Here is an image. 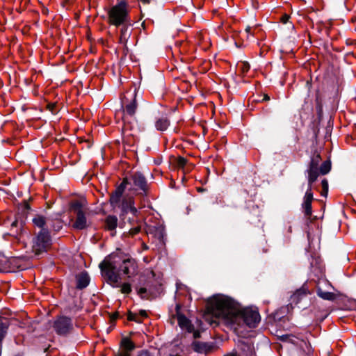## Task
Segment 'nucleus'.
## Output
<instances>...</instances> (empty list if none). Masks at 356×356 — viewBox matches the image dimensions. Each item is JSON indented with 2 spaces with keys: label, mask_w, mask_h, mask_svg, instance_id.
I'll list each match as a JSON object with an SVG mask.
<instances>
[{
  "label": "nucleus",
  "mask_w": 356,
  "mask_h": 356,
  "mask_svg": "<svg viewBox=\"0 0 356 356\" xmlns=\"http://www.w3.org/2000/svg\"><path fill=\"white\" fill-rule=\"evenodd\" d=\"M211 309L216 318L221 319L225 324L234 330L243 324L255 327L260 321L257 311L250 308L241 309L237 302L225 296L213 297L211 302Z\"/></svg>",
  "instance_id": "1"
},
{
  "label": "nucleus",
  "mask_w": 356,
  "mask_h": 356,
  "mask_svg": "<svg viewBox=\"0 0 356 356\" xmlns=\"http://www.w3.org/2000/svg\"><path fill=\"white\" fill-rule=\"evenodd\" d=\"M118 258L117 254H111L100 263L99 268L110 285L113 287L120 286V291L122 293L129 294L131 291V285L129 283L120 285V277L116 270L118 264Z\"/></svg>",
  "instance_id": "2"
},
{
  "label": "nucleus",
  "mask_w": 356,
  "mask_h": 356,
  "mask_svg": "<svg viewBox=\"0 0 356 356\" xmlns=\"http://www.w3.org/2000/svg\"><path fill=\"white\" fill-rule=\"evenodd\" d=\"M135 96L134 95L133 100L126 104L123 108V115L122 117L124 122L122 134L124 138L129 136L134 138L137 132V124L134 117L137 108Z\"/></svg>",
  "instance_id": "3"
},
{
  "label": "nucleus",
  "mask_w": 356,
  "mask_h": 356,
  "mask_svg": "<svg viewBox=\"0 0 356 356\" xmlns=\"http://www.w3.org/2000/svg\"><path fill=\"white\" fill-rule=\"evenodd\" d=\"M129 8L125 0H118L116 5L112 6L108 12V22L111 25L120 26L129 22Z\"/></svg>",
  "instance_id": "4"
},
{
  "label": "nucleus",
  "mask_w": 356,
  "mask_h": 356,
  "mask_svg": "<svg viewBox=\"0 0 356 356\" xmlns=\"http://www.w3.org/2000/svg\"><path fill=\"white\" fill-rule=\"evenodd\" d=\"M71 209L76 215V219L73 223V227L76 229H83L88 226L86 216L87 208L84 201L76 200L71 203Z\"/></svg>",
  "instance_id": "5"
},
{
  "label": "nucleus",
  "mask_w": 356,
  "mask_h": 356,
  "mask_svg": "<svg viewBox=\"0 0 356 356\" xmlns=\"http://www.w3.org/2000/svg\"><path fill=\"white\" fill-rule=\"evenodd\" d=\"M51 241L49 232L41 230L33 240V252L35 255L47 252L51 246Z\"/></svg>",
  "instance_id": "6"
},
{
  "label": "nucleus",
  "mask_w": 356,
  "mask_h": 356,
  "mask_svg": "<svg viewBox=\"0 0 356 356\" xmlns=\"http://www.w3.org/2000/svg\"><path fill=\"white\" fill-rule=\"evenodd\" d=\"M53 327L56 332L59 335H65L73 328L71 318L66 316H60L58 318L54 321Z\"/></svg>",
  "instance_id": "7"
},
{
  "label": "nucleus",
  "mask_w": 356,
  "mask_h": 356,
  "mask_svg": "<svg viewBox=\"0 0 356 356\" xmlns=\"http://www.w3.org/2000/svg\"><path fill=\"white\" fill-rule=\"evenodd\" d=\"M321 160V156L318 153L314 154L311 159V161L307 169L308 182L312 185L315 182L319 175L318 173V164Z\"/></svg>",
  "instance_id": "8"
},
{
  "label": "nucleus",
  "mask_w": 356,
  "mask_h": 356,
  "mask_svg": "<svg viewBox=\"0 0 356 356\" xmlns=\"http://www.w3.org/2000/svg\"><path fill=\"white\" fill-rule=\"evenodd\" d=\"M137 264L132 258L124 259L119 266V271L127 275L128 277L134 276L137 273Z\"/></svg>",
  "instance_id": "9"
},
{
  "label": "nucleus",
  "mask_w": 356,
  "mask_h": 356,
  "mask_svg": "<svg viewBox=\"0 0 356 356\" xmlns=\"http://www.w3.org/2000/svg\"><path fill=\"white\" fill-rule=\"evenodd\" d=\"M313 200L312 185L308 183V188L304 197V201L302 207L304 209L305 216H310L312 215V202Z\"/></svg>",
  "instance_id": "10"
},
{
  "label": "nucleus",
  "mask_w": 356,
  "mask_h": 356,
  "mask_svg": "<svg viewBox=\"0 0 356 356\" xmlns=\"http://www.w3.org/2000/svg\"><path fill=\"white\" fill-rule=\"evenodd\" d=\"M122 27L120 29V35L119 38L120 43L122 44L124 47L127 48V44L129 39L131 37L132 33V28L131 21L128 23H125L121 25Z\"/></svg>",
  "instance_id": "11"
},
{
  "label": "nucleus",
  "mask_w": 356,
  "mask_h": 356,
  "mask_svg": "<svg viewBox=\"0 0 356 356\" xmlns=\"http://www.w3.org/2000/svg\"><path fill=\"white\" fill-rule=\"evenodd\" d=\"M131 179L135 186L146 193L147 190V180L141 172H136L134 173L131 177Z\"/></svg>",
  "instance_id": "12"
},
{
  "label": "nucleus",
  "mask_w": 356,
  "mask_h": 356,
  "mask_svg": "<svg viewBox=\"0 0 356 356\" xmlns=\"http://www.w3.org/2000/svg\"><path fill=\"white\" fill-rule=\"evenodd\" d=\"M179 305H177L176 309L178 324L182 330H185L188 332H192L193 331V325L191 324L190 320H188L184 315L179 313Z\"/></svg>",
  "instance_id": "13"
},
{
  "label": "nucleus",
  "mask_w": 356,
  "mask_h": 356,
  "mask_svg": "<svg viewBox=\"0 0 356 356\" xmlns=\"http://www.w3.org/2000/svg\"><path fill=\"white\" fill-rule=\"evenodd\" d=\"M119 208L122 209L123 213L130 212L134 216H136L138 213L137 209L134 207V200L131 197L124 199Z\"/></svg>",
  "instance_id": "14"
},
{
  "label": "nucleus",
  "mask_w": 356,
  "mask_h": 356,
  "mask_svg": "<svg viewBox=\"0 0 356 356\" xmlns=\"http://www.w3.org/2000/svg\"><path fill=\"white\" fill-rule=\"evenodd\" d=\"M316 293L318 297L325 300L333 301L337 298L335 293L324 291L320 284L317 286Z\"/></svg>",
  "instance_id": "15"
},
{
  "label": "nucleus",
  "mask_w": 356,
  "mask_h": 356,
  "mask_svg": "<svg viewBox=\"0 0 356 356\" xmlns=\"http://www.w3.org/2000/svg\"><path fill=\"white\" fill-rule=\"evenodd\" d=\"M118 225V218L115 216H108L105 220V228L107 230L113 232L112 236L115 235V230Z\"/></svg>",
  "instance_id": "16"
},
{
  "label": "nucleus",
  "mask_w": 356,
  "mask_h": 356,
  "mask_svg": "<svg viewBox=\"0 0 356 356\" xmlns=\"http://www.w3.org/2000/svg\"><path fill=\"white\" fill-rule=\"evenodd\" d=\"M90 282V277L86 273H81L76 276V287L79 289L86 288Z\"/></svg>",
  "instance_id": "17"
},
{
  "label": "nucleus",
  "mask_w": 356,
  "mask_h": 356,
  "mask_svg": "<svg viewBox=\"0 0 356 356\" xmlns=\"http://www.w3.org/2000/svg\"><path fill=\"white\" fill-rule=\"evenodd\" d=\"M48 222L45 218L41 215H37L33 218V222L35 226L41 228V230H47L48 229Z\"/></svg>",
  "instance_id": "18"
},
{
  "label": "nucleus",
  "mask_w": 356,
  "mask_h": 356,
  "mask_svg": "<svg viewBox=\"0 0 356 356\" xmlns=\"http://www.w3.org/2000/svg\"><path fill=\"white\" fill-rule=\"evenodd\" d=\"M170 124L169 120L166 118H161L156 120L155 126L157 130L165 131Z\"/></svg>",
  "instance_id": "19"
},
{
  "label": "nucleus",
  "mask_w": 356,
  "mask_h": 356,
  "mask_svg": "<svg viewBox=\"0 0 356 356\" xmlns=\"http://www.w3.org/2000/svg\"><path fill=\"white\" fill-rule=\"evenodd\" d=\"M188 160L186 159H185L184 157L179 156L176 159V161H175L176 166L179 168H181L184 172L186 170H190V168H188L189 166L188 165Z\"/></svg>",
  "instance_id": "20"
},
{
  "label": "nucleus",
  "mask_w": 356,
  "mask_h": 356,
  "mask_svg": "<svg viewBox=\"0 0 356 356\" xmlns=\"http://www.w3.org/2000/svg\"><path fill=\"white\" fill-rule=\"evenodd\" d=\"M9 327V323L7 320L2 321L0 319V342L4 339L8 329Z\"/></svg>",
  "instance_id": "21"
},
{
  "label": "nucleus",
  "mask_w": 356,
  "mask_h": 356,
  "mask_svg": "<svg viewBox=\"0 0 356 356\" xmlns=\"http://www.w3.org/2000/svg\"><path fill=\"white\" fill-rule=\"evenodd\" d=\"M331 170V162L330 161H324L320 168H318V173L321 175L327 174Z\"/></svg>",
  "instance_id": "22"
},
{
  "label": "nucleus",
  "mask_w": 356,
  "mask_h": 356,
  "mask_svg": "<svg viewBox=\"0 0 356 356\" xmlns=\"http://www.w3.org/2000/svg\"><path fill=\"white\" fill-rule=\"evenodd\" d=\"M121 345L127 351H131L135 348L134 343L129 338H124L121 341Z\"/></svg>",
  "instance_id": "23"
},
{
  "label": "nucleus",
  "mask_w": 356,
  "mask_h": 356,
  "mask_svg": "<svg viewBox=\"0 0 356 356\" xmlns=\"http://www.w3.org/2000/svg\"><path fill=\"white\" fill-rule=\"evenodd\" d=\"M307 294V292L305 289H301L299 290H297L291 296V299L293 301H296L298 302L300 299H301L302 297L306 296Z\"/></svg>",
  "instance_id": "24"
},
{
  "label": "nucleus",
  "mask_w": 356,
  "mask_h": 356,
  "mask_svg": "<svg viewBox=\"0 0 356 356\" xmlns=\"http://www.w3.org/2000/svg\"><path fill=\"white\" fill-rule=\"evenodd\" d=\"M307 294V292L305 289H301L299 290H297L291 296V299L293 301H296L298 302L300 299H301L302 297L306 296Z\"/></svg>",
  "instance_id": "25"
},
{
  "label": "nucleus",
  "mask_w": 356,
  "mask_h": 356,
  "mask_svg": "<svg viewBox=\"0 0 356 356\" xmlns=\"http://www.w3.org/2000/svg\"><path fill=\"white\" fill-rule=\"evenodd\" d=\"M129 184V181L127 178H124L122 181V182L117 187L115 191L113 192L114 193L120 195L122 197V193L124 191V189L127 186V185Z\"/></svg>",
  "instance_id": "26"
},
{
  "label": "nucleus",
  "mask_w": 356,
  "mask_h": 356,
  "mask_svg": "<svg viewBox=\"0 0 356 356\" xmlns=\"http://www.w3.org/2000/svg\"><path fill=\"white\" fill-rule=\"evenodd\" d=\"M120 198L121 196L113 193L110 197V202L113 207H120Z\"/></svg>",
  "instance_id": "27"
},
{
  "label": "nucleus",
  "mask_w": 356,
  "mask_h": 356,
  "mask_svg": "<svg viewBox=\"0 0 356 356\" xmlns=\"http://www.w3.org/2000/svg\"><path fill=\"white\" fill-rule=\"evenodd\" d=\"M192 347L193 350L198 353H202L203 351H205L207 349V346L205 343H200L199 341H194L192 343Z\"/></svg>",
  "instance_id": "28"
},
{
  "label": "nucleus",
  "mask_w": 356,
  "mask_h": 356,
  "mask_svg": "<svg viewBox=\"0 0 356 356\" xmlns=\"http://www.w3.org/2000/svg\"><path fill=\"white\" fill-rule=\"evenodd\" d=\"M140 231V226L137 225L134 227V228H131L129 229V231L127 233H124V235L129 236H134V235L139 233Z\"/></svg>",
  "instance_id": "29"
},
{
  "label": "nucleus",
  "mask_w": 356,
  "mask_h": 356,
  "mask_svg": "<svg viewBox=\"0 0 356 356\" xmlns=\"http://www.w3.org/2000/svg\"><path fill=\"white\" fill-rule=\"evenodd\" d=\"M239 67L243 73L248 72L250 70V65L247 62H241Z\"/></svg>",
  "instance_id": "30"
},
{
  "label": "nucleus",
  "mask_w": 356,
  "mask_h": 356,
  "mask_svg": "<svg viewBox=\"0 0 356 356\" xmlns=\"http://www.w3.org/2000/svg\"><path fill=\"white\" fill-rule=\"evenodd\" d=\"M47 107L52 113H56L57 106L56 104H49Z\"/></svg>",
  "instance_id": "31"
},
{
  "label": "nucleus",
  "mask_w": 356,
  "mask_h": 356,
  "mask_svg": "<svg viewBox=\"0 0 356 356\" xmlns=\"http://www.w3.org/2000/svg\"><path fill=\"white\" fill-rule=\"evenodd\" d=\"M127 318L129 321H134L138 322V320L136 318V314H134L131 312H129L128 313Z\"/></svg>",
  "instance_id": "32"
},
{
  "label": "nucleus",
  "mask_w": 356,
  "mask_h": 356,
  "mask_svg": "<svg viewBox=\"0 0 356 356\" xmlns=\"http://www.w3.org/2000/svg\"><path fill=\"white\" fill-rule=\"evenodd\" d=\"M286 338L289 342L293 344H298V338L295 336H286Z\"/></svg>",
  "instance_id": "33"
},
{
  "label": "nucleus",
  "mask_w": 356,
  "mask_h": 356,
  "mask_svg": "<svg viewBox=\"0 0 356 356\" xmlns=\"http://www.w3.org/2000/svg\"><path fill=\"white\" fill-rule=\"evenodd\" d=\"M321 186H322V189H325V191H328V182H327V179H323L321 181Z\"/></svg>",
  "instance_id": "34"
},
{
  "label": "nucleus",
  "mask_w": 356,
  "mask_h": 356,
  "mask_svg": "<svg viewBox=\"0 0 356 356\" xmlns=\"http://www.w3.org/2000/svg\"><path fill=\"white\" fill-rule=\"evenodd\" d=\"M289 19V16L288 15H284L282 18L281 21L282 23L286 24Z\"/></svg>",
  "instance_id": "35"
},
{
  "label": "nucleus",
  "mask_w": 356,
  "mask_h": 356,
  "mask_svg": "<svg viewBox=\"0 0 356 356\" xmlns=\"http://www.w3.org/2000/svg\"><path fill=\"white\" fill-rule=\"evenodd\" d=\"M193 333V337L195 339L199 338L200 337V332L197 330H195L193 329V331L192 332Z\"/></svg>",
  "instance_id": "36"
},
{
  "label": "nucleus",
  "mask_w": 356,
  "mask_h": 356,
  "mask_svg": "<svg viewBox=\"0 0 356 356\" xmlns=\"http://www.w3.org/2000/svg\"><path fill=\"white\" fill-rule=\"evenodd\" d=\"M140 315L143 317H147V314L146 312V311L145 310H140Z\"/></svg>",
  "instance_id": "37"
},
{
  "label": "nucleus",
  "mask_w": 356,
  "mask_h": 356,
  "mask_svg": "<svg viewBox=\"0 0 356 356\" xmlns=\"http://www.w3.org/2000/svg\"><path fill=\"white\" fill-rule=\"evenodd\" d=\"M327 193H328V191H325V189H322V191L321 193L322 196L326 197L327 195Z\"/></svg>",
  "instance_id": "38"
},
{
  "label": "nucleus",
  "mask_w": 356,
  "mask_h": 356,
  "mask_svg": "<svg viewBox=\"0 0 356 356\" xmlns=\"http://www.w3.org/2000/svg\"><path fill=\"white\" fill-rule=\"evenodd\" d=\"M146 291H147V290H146V289H145V288H140V289H139V293H145V292H146Z\"/></svg>",
  "instance_id": "39"
},
{
  "label": "nucleus",
  "mask_w": 356,
  "mask_h": 356,
  "mask_svg": "<svg viewBox=\"0 0 356 356\" xmlns=\"http://www.w3.org/2000/svg\"><path fill=\"white\" fill-rule=\"evenodd\" d=\"M251 29H252V28L250 26H247L246 29H245V31L248 33H250Z\"/></svg>",
  "instance_id": "40"
},
{
  "label": "nucleus",
  "mask_w": 356,
  "mask_h": 356,
  "mask_svg": "<svg viewBox=\"0 0 356 356\" xmlns=\"http://www.w3.org/2000/svg\"><path fill=\"white\" fill-rule=\"evenodd\" d=\"M269 99H270L269 96H268V95H264V97L263 100H264V101H268V100H269Z\"/></svg>",
  "instance_id": "41"
},
{
  "label": "nucleus",
  "mask_w": 356,
  "mask_h": 356,
  "mask_svg": "<svg viewBox=\"0 0 356 356\" xmlns=\"http://www.w3.org/2000/svg\"><path fill=\"white\" fill-rule=\"evenodd\" d=\"M118 356H130L128 353H120Z\"/></svg>",
  "instance_id": "42"
},
{
  "label": "nucleus",
  "mask_w": 356,
  "mask_h": 356,
  "mask_svg": "<svg viewBox=\"0 0 356 356\" xmlns=\"http://www.w3.org/2000/svg\"><path fill=\"white\" fill-rule=\"evenodd\" d=\"M210 324H211V325H213V324L217 325V324H218V323L216 322V320H213V321H211L210 322Z\"/></svg>",
  "instance_id": "43"
},
{
  "label": "nucleus",
  "mask_w": 356,
  "mask_h": 356,
  "mask_svg": "<svg viewBox=\"0 0 356 356\" xmlns=\"http://www.w3.org/2000/svg\"><path fill=\"white\" fill-rule=\"evenodd\" d=\"M141 1L144 3H149V0H141Z\"/></svg>",
  "instance_id": "44"
},
{
  "label": "nucleus",
  "mask_w": 356,
  "mask_h": 356,
  "mask_svg": "<svg viewBox=\"0 0 356 356\" xmlns=\"http://www.w3.org/2000/svg\"><path fill=\"white\" fill-rule=\"evenodd\" d=\"M25 208H26V209H30V207H29V204H28V203H26V202L25 203Z\"/></svg>",
  "instance_id": "45"
},
{
  "label": "nucleus",
  "mask_w": 356,
  "mask_h": 356,
  "mask_svg": "<svg viewBox=\"0 0 356 356\" xmlns=\"http://www.w3.org/2000/svg\"><path fill=\"white\" fill-rule=\"evenodd\" d=\"M17 220H15V221H14V222L12 223V225H12L13 227H14V226H16V225H17Z\"/></svg>",
  "instance_id": "46"
},
{
  "label": "nucleus",
  "mask_w": 356,
  "mask_h": 356,
  "mask_svg": "<svg viewBox=\"0 0 356 356\" xmlns=\"http://www.w3.org/2000/svg\"><path fill=\"white\" fill-rule=\"evenodd\" d=\"M325 285L326 286H332L331 284L329 283V282H323Z\"/></svg>",
  "instance_id": "47"
}]
</instances>
